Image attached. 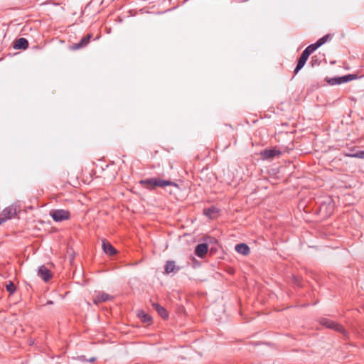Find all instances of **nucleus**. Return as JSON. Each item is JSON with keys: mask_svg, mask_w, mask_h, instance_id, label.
I'll use <instances>...</instances> for the list:
<instances>
[{"mask_svg": "<svg viewBox=\"0 0 364 364\" xmlns=\"http://www.w3.org/2000/svg\"><path fill=\"white\" fill-rule=\"evenodd\" d=\"M140 183L145 185L146 188L164 187L167 186L178 187L177 183L173 181L170 180H163L159 178H150L141 180Z\"/></svg>", "mask_w": 364, "mask_h": 364, "instance_id": "nucleus-1", "label": "nucleus"}, {"mask_svg": "<svg viewBox=\"0 0 364 364\" xmlns=\"http://www.w3.org/2000/svg\"><path fill=\"white\" fill-rule=\"evenodd\" d=\"M321 325L326 326L328 328L333 329L337 332H340L344 336L347 334V331L344 329V328L334 322L333 321L327 318H321L319 321Z\"/></svg>", "mask_w": 364, "mask_h": 364, "instance_id": "nucleus-2", "label": "nucleus"}, {"mask_svg": "<svg viewBox=\"0 0 364 364\" xmlns=\"http://www.w3.org/2000/svg\"><path fill=\"white\" fill-rule=\"evenodd\" d=\"M50 215L54 221L62 222L70 218V213L67 210L57 209L51 210Z\"/></svg>", "mask_w": 364, "mask_h": 364, "instance_id": "nucleus-3", "label": "nucleus"}, {"mask_svg": "<svg viewBox=\"0 0 364 364\" xmlns=\"http://www.w3.org/2000/svg\"><path fill=\"white\" fill-rule=\"evenodd\" d=\"M92 38V35L91 33H88L80 41L77 43H74L70 46V48L73 50H76L78 49H81L85 48L89 43L90 39Z\"/></svg>", "mask_w": 364, "mask_h": 364, "instance_id": "nucleus-4", "label": "nucleus"}, {"mask_svg": "<svg viewBox=\"0 0 364 364\" xmlns=\"http://www.w3.org/2000/svg\"><path fill=\"white\" fill-rule=\"evenodd\" d=\"M38 276H39L44 282H48L52 277V273L47 267L42 265L38 268Z\"/></svg>", "mask_w": 364, "mask_h": 364, "instance_id": "nucleus-5", "label": "nucleus"}, {"mask_svg": "<svg viewBox=\"0 0 364 364\" xmlns=\"http://www.w3.org/2000/svg\"><path fill=\"white\" fill-rule=\"evenodd\" d=\"M208 250V245L206 243L198 244L195 249V255L200 258H203Z\"/></svg>", "mask_w": 364, "mask_h": 364, "instance_id": "nucleus-6", "label": "nucleus"}, {"mask_svg": "<svg viewBox=\"0 0 364 364\" xmlns=\"http://www.w3.org/2000/svg\"><path fill=\"white\" fill-rule=\"evenodd\" d=\"M309 57V55L306 53L304 51L302 52L301 56L298 59L296 66L294 69V74H297L298 72L304 66Z\"/></svg>", "mask_w": 364, "mask_h": 364, "instance_id": "nucleus-7", "label": "nucleus"}, {"mask_svg": "<svg viewBox=\"0 0 364 364\" xmlns=\"http://www.w3.org/2000/svg\"><path fill=\"white\" fill-rule=\"evenodd\" d=\"M151 306L161 318L164 319H167L168 318V313L164 307L156 302H151Z\"/></svg>", "mask_w": 364, "mask_h": 364, "instance_id": "nucleus-8", "label": "nucleus"}, {"mask_svg": "<svg viewBox=\"0 0 364 364\" xmlns=\"http://www.w3.org/2000/svg\"><path fill=\"white\" fill-rule=\"evenodd\" d=\"M16 213V208L12 207L6 208L2 211V218L0 221L4 222L7 219L11 218Z\"/></svg>", "mask_w": 364, "mask_h": 364, "instance_id": "nucleus-9", "label": "nucleus"}, {"mask_svg": "<svg viewBox=\"0 0 364 364\" xmlns=\"http://www.w3.org/2000/svg\"><path fill=\"white\" fill-rule=\"evenodd\" d=\"M235 250L237 252L242 255H247L250 252V249L249 246L245 243H240L235 245Z\"/></svg>", "mask_w": 364, "mask_h": 364, "instance_id": "nucleus-10", "label": "nucleus"}, {"mask_svg": "<svg viewBox=\"0 0 364 364\" xmlns=\"http://www.w3.org/2000/svg\"><path fill=\"white\" fill-rule=\"evenodd\" d=\"M112 298L113 297L109 294L105 292H101L99 293V294L94 299V303L97 304L101 302L109 301L112 299Z\"/></svg>", "mask_w": 364, "mask_h": 364, "instance_id": "nucleus-11", "label": "nucleus"}, {"mask_svg": "<svg viewBox=\"0 0 364 364\" xmlns=\"http://www.w3.org/2000/svg\"><path fill=\"white\" fill-rule=\"evenodd\" d=\"M28 47V41L24 38H20L16 40L14 48L15 49L25 50Z\"/></svg>", "mask_w": 364, "mask_h": 364, "instance_id": "nucleus-12", "label": "nucleus"}, {"mask_svg": "<svg viewBox=\"0 0 364 364\" xmlns=\"http://www.w3.org/2000/svg\"><path fill=\"white\" fill-rule=\"evenodd\" d=\"M103 251L109 255H114L117 253L116 249L108 242H102Z\"/></svg>", "mask_w": 364, "mask_h": 364, "instance_id": "nucleus-13", "label": "nucleus"}, {"mask_svg": "<svg viewBox=\"0 0 364 364\" xmlns=\"http://www.w3.org/2000/svg\"><path fill=\"white\" fill-rule=\"evenodd\" d=\"M203 212L207 217L210 218H214L218 214L219 209L215 206H211L208 208H205Z\"/></svg>", "mask_w": 364, "mask_h": 364, "instance_id": "nucleus-14", "label": "nucleus"}, {"mask_svg": "<svg viewBox=\"0 0 364 364\" xmlns=\"http://www.w3.org/2000/svg\"><path fill=\"white\" fill-rule=\"evenodd\" d=\"M164 269H165V272L167 274H169V273L173 272L175 270H179L180 267H176L174 261H167L165 264Z\"/></svg>", "mask_w": 364, "mask_h": 364, "instance_id": "nucleus-15", "label": "nucleus"}, {"mask_svg": "<svg viewBox=\"0 0 364 364\" xmlns=\"http://www.w3.org/2000/svg\"><path fill=\"white\" fill-rule=\"evenodd\" d=\"M138 316L144 323H149L151 321V317L144 311H139L138 312Z\"/></svg>", "mask_w": 364, "mask_h": 364, "instance_id": "nucleus-16", "label": "nucleus"}, {"mask_svg": "<svg viewBox=\"0 0 364 364\" xmlns=\"http://www.w3.org/2000/svg\"><path fill=\"white\" fill-rule=\"evenodd\" d=\"M356 77H357L356 75L348 74V75H346L340 77V79L341 80V84H342V83H345V82L351 81V80L355 79Z\"/></svg>", "mask_w": 364, "mask_h": 364, "instance_id": "nucleus-17", "label": "nucleus"}, {"mask_svg": "<svg viewBox=\"0 0 364 364\" xmlns=\"http://www.w3.org/2000/svg\"><path fill=\"white\" fill-rule=\"evenodd\" d=\"M261 156L263 159L273 158V149L264 150L261 152Z\"/></svg>", "mask_w": 364, "mask_h": 364, "instance_id": "nucleus-18", "label": "nucleus"}, {"mask_svg": "<svg viewBox=\"0 0 364 364\" xmlns=\"http://www.w3.org/2000/svg\"><path fill=\"white\" fill-rule=\"evenodd\" d=\"M346 156L364 159V151H358L353 154H347Z\"/></svg>", "mask_w": 364, "mask_h": 364, "instance_id": "nucleus-19", "label": "nucleus"}, {"mask_svg": "<svg viewBox=\"0 0 364 364\" xmlns=\"http://www.w3.org/2000/svg\"><path fill=\"white\" fill-rule=\"evenodd\" d=\"M6 289L8 292L10 293V294H14L16 291V287L13 282L9 281L6 284Z\"/></svg>", "mask_w": 364, "mask_h": 364, "instance_id": "nucleus-20", "label": "nucleus"}, {"mask_svg": "<svg viewBox=\"0 0 364 364\" xmlns=\"http://www.w3.org/2000/svg\"><path fill=\"white\" fill-rule=\"evenodd\" d=\"M318 48L316 43L309 45L304 49V52L306 53L309 55H310L314 51H315Z\"/></svg>", "mask_w": 364, "mask_h": 364, "instance_id": "nucleus-21", "label": "nucleus"}, {"mask_svg": "<svg viewBox=\"0 0 364 364\" xmlns=\"http://www.w3.org/2000/svg\"><path fill=\"white\" fill-rule=\"evenodd\" d=\"M328 82L331 85H340L341 84V80L340 77H335L328 80Z\"/></svg>", "mask_w": 364, "mask_h": 364, "instance_id": "nucleus-22", "label": "nucleus"}, {"mask_svg": "<svg viewBox=\"0 0 364 364\" xmlns=\"http://www.w3.org/2000/svg\"><path fill=\"white\" fill-rule=\"evenodd\" d=\"M331 36L329 34L325 35L322 38H321L325 43H326L328 40L331 39Z\"/></svg>", "mask_w": 364, "mask_h": 364, "instance_id": "nucleus-23", "label": "nucleus"}, {"mask_svg": "<svg viewBox=\"0 0 364 364\" xmlns=\"http://www.w3.org/2000/svg\"><path fill=\"white\" fill-rule=\"evenodd\" d=\"M324 43H326L321 38H319L316 42V46H318V48H319L320 46H321L322 45H323Z\"/></svg>", "mask_w": 364, "mask_h": 364, "instance_id": "nucleus-24", "label": "nucleus"}, {"mask_svg": "<svg viewBox=\"0 0 364 364\" xmlns=\"http://www.w3.org/2000/svg\"><path fill=\"white\" fill-rule=\"evenodd\" d=\"M274 157H275L276 156L280 155V154H282V151H281L280 150H278V149H277V147H276V146H274Z\"/></svg>", "mask_w": 364, "mask_h": 364, "instance_id": "nucleus-25", "label": "nucleus"}, {"mask_svg": "<svg viewBox=\"0 0 364 364\" xmlns=\"http://www.w3.org/2000/svg\"><path fill=\"white\" fill-rule=\"evenodd\" d=\"M53 304V302L52 301H48L46 303L47 305H50V304Z\"/></svg>", "mask_w": 364, "mask_h": 364, "instance_id": "nucleus-26", "label": "nucleus"}, {"mask_svg": "<svg viewBox=\"0 0 364 364\" xmlns=\"http://www.w3.org/2000/svg\"><path fill=\"white\" fill-rule=\"evenodd\" d=\"M90 360L91 362H92V361H94V360H95V358H90Z\"/></svg>", "mask_w": 364, "mask_h": 364, "instance_id": "nucleus-27", "label": "nucleus"}, {"mask_svg": "<svg viewBox=\"0 0 364 364\" xmlns=\"http://www.w3.org/2000/svg\"><path fill=\"white\" fill-rule=\"evenodd\" d=\"M1 223H2V221H0V224H1Z\"/></svg>", "mask_w": 364, "mask_h": 364, "instance_id": "nucleus-28", "label": "nucleus"}]
</instances>
